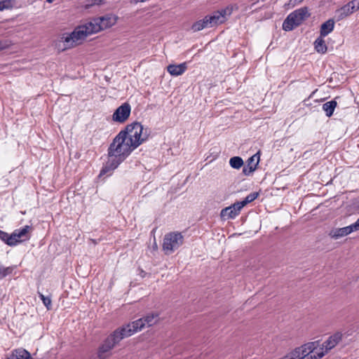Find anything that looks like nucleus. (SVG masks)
I'll use <instances>...</instances> for the list:
<instances>
[{
	"mask_svg": "<svg viewBox=\"0 0 359 359\" xmlns=\"http://www.w3.org/2000/svg\"><path fill=\"white\" fill-rule=\"evenodd\" d=\"M143 126L139 122L126 126L113 139L108 148V161L100 170L99 176L115 170L130 154L147 139L142 135Z\"/></svg>",
	"mask_w": 359,
	"mask_h": 359,
	"instance_id": "f257e3e1",
	"label": "nucleus"
},
{
	"mask_svg": "<svg viewBox=\"0 0 359 359\" xmlns=\"http://www.w3.org/2000/svg\"><path fill=\"white\" fill-rule=\"evenodd\" d=\"M310 16L307 7H302L290 13L283 23V29L292 31L299 26L304 20Z\"/></svg>",
	"mask_w": 359,
	"mask_h": 359,
	"instance_id": "f03ea898",
	"label": "nucleus"
},
{
	"mask_svg": "<svg viewBox=\"0 0 359 359\" xmlns=\"http://www.w3.org/2000/svg\"><path fill=\"white\" fill-rule=\"evenodd\" d=\"M123 339L116 329L111 333L99 346L97 350V358L99 359H106L110 355V351L114 347Z\"/></svg>",
	"mask_w": 359,
	"mask_h": 359,
	"instance_id": "7ed1b4c3",
	"label": "nucleus"
},
{
	"mask_svg": "<svg viewBox=\"0 0 359 359\" xmlns=\"http://www.w3.org/2000/svg\"><path fill=\"white\" fill-rule=\"evenodd\" d=\"M184 243V237L180 232L167 233L163 238V250L170 255L178 249Z\"/></svg>",
	"mask_w": 359,
	"mask_h": 359,
	"instance_id": "20e7f679",
	"label": "nucleus"
},
{
	"mask_svg": "<svg viewBox=\"0 0 359 359\" xmlns=\"http://www.w3.org/2000/svg\"><path fill=\"white\" fill-rule=\"evenodd\" d=\"M117 17L113 14H107L104 16L94 18L90 21L94 33L109 28L116 24Z\"/></svg>",
	"mask_w": 359,
	"mask_h": 359,
	"instance_id": "39448f33",
	"label": "nucleus"
},
{
	"mask_svg": "<svg viewBox=\"0 0 359 359\" xmlns=\"http://www.w3.org/2000/svg\"><path fill=\"white\" fill-rule=\"evenodd\" d=\"M145 326L143 319L141 318L137 320L128 323L122 327H118L117 331H119L120 335L123 339L130 337L136 332L141 330Z\"/></svg>",
	"mask_w": 359,
	"mask_h": 359,
	"instance_id": "423d86ee",
	"label": "nucleus"
},
{
	"mask_svg": "<svg viewBox=\"0 0 359 359\" xmlns=\"http://www.w3.org/2000/svg\"><path fill=\"white\" fill-rule=\"evenodd\" d=\"M233 8L227 6L221 10L214 11L209 15V20L211 21L212 27L224 23L226 20V16L232 13Z\"/></svg>",
	"mask_w": 359,
	"mask_h": 359,
	"instance_id": "0eeeda50",
	"label": "nucleus"
},
{
	"mask_svg": "<svg viewBox=\"0 0 359 359\" xmlns=\"http://www.w3.org/2000/svg\"><path fill=\"white\" fill-rule=\"evenodd\" d=\"M74 39L76 43L79 40H83L86 38L88 36L94 34V31L93 29L92 25L89 22L79 25L74 29V30L72 32Z\"/></svg>",
	"mask_w": 359,
	"mask_h": 359,
	"instance_id": "6e6552de",
	"label": "nucleus"
},
{
	"mask_svg": "<svg viewBox=\"0 0 359 359\" xmlns=\"http://www.w3.org/2000/svg\"><path fill=\"white\" fill-rule=\"evenodd\" d=\"M131 107L129 103L125 102L118 107L112 115V120L118 123H124L130 116Z\"/></svg>",
	"mask_w": 359,
	"mask_h": 359,
	"instance_id": "1a4fd4ad",
	"label": "nucleus"
},
{
	"mask_svg": "<svg viewBox=\"0 0 359 359\" xmlns=\"http://www.w3.org/2000/svg\"><path fill=\"white\" fill-rule=\"evenodd\" d=\"M259 151L250 157L247 161V165L243 168V173L248 176L254 172L259 162Z\"/></svg>",
	"mask_w": 359,
	"mask_h": 359,
	"instance_id": "9d476101",
	"label": "nucleus"
},
{
	"mask_svg": "<svg viewBox=\"0 0 359 359\" xmlns=\"http://www.w3.org/2000/svg\"><path fill=\"white\" fill-rule=\"evenodd\" d=\"M342 336L343 334L340 332L334 333L323 344V346H325L326 351L331 350L341 341Z\"/></svg>",
	"mask_w": 359,
	"mask_h": 359,
	"instance_id": "9b49d317",
	"label": "nucleus"
},
{
	"mask_svg": "<svg viewBox=\"0 0 359 359\" xmlns=\"http://www.w3.org/2000/svg\"><path fill=\"white\" fill-rule=\"evenodd\" d=\"M187 69V62H183L180 65H169L167 67V71L172 75V76H180L184 74V72Z\"/></svg>",
	"mask_w": 359,
	"mask_h": 359,
	"instance_id": "f8f14e48",
	"label": "nucleus"
},
{
	"mask_svg": "<svg viewBox=\"0 0 359 359\" xmlns=\"http://www.w3.org/2000/svg\"><path fill=\"white\" fill-rule=\"evenodd\" d=\"M207 27H212L211 21L209 20V15H206L202 20L196 21L191 26V29L194 32H198Z\"/></svg>",
	"mask_w": 359,
	"mask_h": 359,
	"instance_id": "ddd939ff",
	"label": "nucleus"
},
{
	"mask_svg": "<svg viewBox=\"0 0 359 359\" xmlns=\"http://www.w3.org/2000/svg\"><path fill=\"white\" fill-rule=\"evenodd\" d=\"M32 229L33 228L32 226L26 225L22 229L15 230L14 232L16 233L21 242H22L29 239L30 232Z\"/></svg>",
	"mask_w": 359,
	"mask_h": 359,
	"instance_id": "4468645a",
	"label": "nucleus"
},
{
	"mask_svg": "<svg viewBox=\"0 0 359 359\" xmlns=\"http://www.w3.org/2000/svg\"><path fill=\"white\" fill-rule=\"evenodd\" d=\"M351 232L349 229L348 226L343 227V228H338V229H332L330 233L329 236L334 239H338L339 238L346 236L348 234H350Z\"/></svg>",
	"mask_w": 359,
	"mask_h": 359,
	"instance_id": "2eb2a0df",
	"label": "nucleus"
},
{
	"mask_svg": "<svg viewBox=\"0 0 359 359\" xmlns=\"http://www.w3.org/2000/svg\"><path fill=\"white\" fill-rule=\"evenodd\" d=\"M1 241H5V243L10 245L14 246L18 243H21V241L18 238L16 233L13 232L11 235H8L7 233L1 231Z\"/></svg>",
	"mask_w": 359,
	"mask_h": 359,
	"instance_id": "dca6fc26",
	"label": "nucleus"
},
{
	"mask_svg": "<svg viewBox=\"0 0 359 359\" xmlns=\"http://www.w3.org/2000/svg\"><path fill=\"white\" fill-rule=\"evenodd\" d=\"M8 359H33L30 353L24 348L14 350Z\"/></svg>",
	"mask_w": 359,
	"mask_h": 359,
	"instance_id": "f3484780",
	"label": "nucleus"
},
{
	"mask_svg": "<svg viewBox=\"0 0 359 359\" xmlns=\"http://www.w3.org/2000/svg\"><path fill=\"white\" fill-rule=\"evenodd\" d=\"M334 27V21L332 19H329L320 26V35L321 36H326L328 35Z\"/></svg>",
	"mask_w": 359,
	"mask_h": 359,
	"instance_id": "a211bd4d",
	"label": "nucleus"
},
{
	"mask_svg": "<svg viewBox=\"0 0 359 359\" xmlns=\"http://www.w3.org/2000/svg\"><path fill=\"white\" fill-rule=\"evenodd\" d=\"M337 106V102L334 100H332L323 104V110L325 112L327 117H331L333 115L334 111Z\"/></svg>",
	"mask_w": 359,
	"mask_h": 359,
	"instance_id": "6ab92c4d",
	"label": "nucleus"
},
{
	"mask_svg": "<svg viewBox=\"0 0 359 359\" xmlns=\"http://www.w3.org/2000/svg\"><path fill=\"white\" fill-rule=\"evenodd\" d=\"M142 318L143 319L144 323H145V325H147L148 327H151L156 324L160 319L158 313H148Z\"/></svg>",
	"mask_w": 359,
	"mask_h": 359,
	"instance_id": "aec40b11",
	"label": "nucleus"
},
{
	"mask_svg": "<svg viewBox=\"0 0 359 359\" xmlns=\"http://www.w3.org/2000/svg\"><path fill=\"white\" fill-rule=\"evenodd\" d=\"M237 216L236 211L232 208V205L223 208L220 212L222 219H234Z\"/></svg>",
	"mask_w": 359,
	"mask_h": 359,
	"instance_id": "412c9836",
	"label": "nucleus"
},
{
	"mask_svg": "<svg viewBox=\"0 0 359 359\" xmlns=\"http://www.w3.org/2000/svg\"><path fill=\"white\" fill-rule=\"evenodd\" d=\"M324 36L320 35L314 41V48L319 53H325L327 50V45L325 44Z\"/></svg>",
	"mask_w": 359,
	"mask_h": 359,
	"instance_id": "4be33fe9",
	"label": "nucleus"
},
{
	"mask_svg": "<svg viewBox=\"0 0 359 359\" xmlns=\"http://www.w3.org/2000/svg\"><path fill=\"white\" fill-rule=\"evenodd\" d=\"M62 40L64 43V48H62V50L72 48L77 44L72 33L67 36L64 35L62 37Z\"/></svg>",
	"mask_w": 359,
	"mask_h": 359,
	"instance_id": "5701e85b",
	"label": "nucleus"
},
{
	"mask_svg": "<svg viewBox=\"0 0 359 359\" xmlns=\"http://www.w3.org/2000/svg\"><path fill=\"white\" fill-rule=\"evenodd\" d=\"M229 164L231 168L234 169H239L243 165L244 162L241 157L233 156L230 158Z\"/></svg>",
	"mask_w": 359,
	"mask_h": 359,
	"instance_id": "b1692460",
	"label": "nucleus"
},
{
	"mask_svg": "<svg viewBox=\"0 0 359 359\" xmlns=\"http://www.w3.org/2000/svg\"><path fill=\"white\" fill-rule=\"evenodd\" d=\"M16 4L15 0H1V11L4 9H11L15 7Z\"/></svg>",
	"mask_w": 359,
	"mask_h": 359,
	"instance_id": "393cba45",
	"label": "nucleus"
},
{
	"mask_svg": "<svg viewBox=\"0 0 359 359\" xmlns=\"http://www.w3.org/2000/svg\"><path fill=\"white\" fill-rule=\"evenodd\" d=\"M325 346L318 347L314 353L312 354V359L322 358L329 351H323Z\"/></svg>",
	"mask_w": 359,
	"mask_h": 359,
	"instance_id": "a878e982",
	"label": "nucleus"
},
{
	"mask_svg": "<svg viewBox=\"0 0 359 359\" xmlns=\"http://www.w3.org/2000/svg\"><path fill=\"white\" fill-rule=\"evenodd\" d=\"M39 294V298L42 300L43 302V304H44V306L46 307V309L48 310H50L51 309V299L50 297H46L44 296L42 293L41 292H38Z\"/></svg>",
	"mask_w": 359,
	"mask_h": 359,
	"instance_id": "bb28decb",
	"label": "nucleus"
},
{
	"mask_svg": "<svg viewBox=\"0 0 359 359\" xmlns=\"http://www.w3.org/2000/svg\"><path fill=\"white\" fill-rule=\"evenodd\" d=\"M258 196H259L258 192H252V193H250L249 195H248L244 198V200H243L242 201L243 203H245V205H246L247 204L255 201Z\"/></svg>",
	"mask_w": 359,
	"mask_h": 359,
	"instance_id": "cd10ccee",
	"label": "nucleus"
},
{
	"mask_svg": "<svg viewBox=\"0 0 359 359\" xmlns=\"http://www.w3.org/2000/svg\"><path fill=\"white\" fill-rule=\"evenodd\" d=\"M15 269L16 266L15 265L4 268L3 269H1V278L11 274Z\"/></svg>",
	"mask_w": 359,
	"mask_h": 359,
	"instance_id": "c85d7f7f",
	"label": "nucleus"
},
{
	"mask_svg": "<svg viewBox=\"0 0 359 359\" xmlns=\"http://www.w3.org/2000/svg\"><path fill=\"white\" fill-rule=\"evenodd\" d=\"M232 208L234 209V210L236 212L237 216L240 214L241 210L242 208L245 206V203H243V201H237L231 205Z\"/></svg>",
	"mask_w": 359,
	"mask_h": 359,
	"instance_id": "c756f323",
	"label": "nucleus"
},
{
	"mask_svg": "<svg viewBox=\"0 0 359 359\" xmlns=\"http://www.w3.org/2000/svg\"><path fill=\"white\" fill-rule=\"evenodd\" d=\"M104 0H88V3L86 4L85 8H89L95 5H101L103 4Z\"/></svg>",
	"mask_w": 359,
	"mask_h": 359,
	"instance_id": "7c9ffc66",
	"label": "nucleus"
},
{
	"mask_svg": "<svg viewBox=\"0 0 359 359\" xmlns=\"http://www.w3.org/2000/svg\"><path fill=\"white\" fill-rule=\"evenodd\" d=\"M348 227H349V229L351 233L353 231H358L359 230V218L355 223L349 225Z\"/></svg>",
	"mask_w": 359,
	"mask_h": 359,
	"instance_id": "2f4dec72",
	"label": "nucleus"
},
{
	"mask_svg": "<svg viewBox=\"0 0 359 359\" xmlns=\"http://www.w3.org/2000/svg\"><path fill=\"white\" fill-rule=\"evenodd\" d=\"M304 0H290L289 3L287 4V6L289 7H294L296 5L300 4L301 2H302ZM285 6H287V4H285Z\"/></svg>",
	"mask_w": 359,
	"mask_h": 359,
	"instance_id": "473e14b6",
	"label": "nucleus"
},
{
	"mask_svg": "<svg viewBox=\"0 0 359 359\" xmlns=\"http://www.w3.org/2000/svg\"><path fill=\"white\" fill-rule=\"evenodd\" d=\"M11 44L10 42H8L7 40H5L4 41H1V52L5 50L6 49L8 48Z\"/></svg>",
	"mask_w": 359,
	"mask_h": 359,
	"instance_id": "72a5a7b5",
	"label": "nucleus"
},
{
	"mask_svg": "<svg viewBox=\"0 0 359 359\" xmlns=\"http://www.w3.org/2000/svg\"><path fill=\"white\" fill-rule=\"evenodd\" d=\"M357 5L355 6L357 11L359 10V0L356 1Z\"/></svg>",
	"mask_w": 359,
	"mask_h": 359,
	"instance_id": "f704fd0d",
	"label": "nucleus"
},
{
	"mask_svg": "<svg viewBox=\"0 0 359 359\" xmlns=\"http://www.w3.org/2000/svg\"><path fill=\"white\" fill-rule=\"evenodd\" d=\"M48 3H52L53 0H46Z\"/></svg>",
	"mask_w": 359,
	"mask_h": 359,
	"instance_id": "c9c22d12",
	"label": "nucleus"
}]
</instances>
